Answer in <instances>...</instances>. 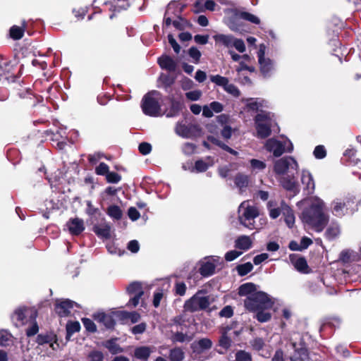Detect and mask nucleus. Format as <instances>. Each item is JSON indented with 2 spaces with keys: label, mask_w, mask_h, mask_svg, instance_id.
I'll return each mask as SVG.
<instances>
[{
  "label": "nucleus",
  "mask_w": 361,
  "mask_h": 361,
  "mask_svg": "<svg viewBox=\"0 0 361 361\" xmlns=\"http://www.w3.org/2000/svg\"><path fill=\"white\" fill-rule=\"evenodd\" d=\"M308 205L301 215L302 221L317 232H321L328 223L329 217L324 213V202L317 197H312L303 201Z\"/></svg>",
  "instance_id": "1"
},
{
  "label": "nucleus",
  "mask_w": 361,
  "mask_h": 361,
  "mask_svg": "<svg viewBox=\"0 0 361 361\" xmlns=\"http://www.w3.org/2000/svg\"><path fill=\"white\" fill-rule=\"evenodd\" d=\"M258 208L251 202H243L238 207V219L239 223L250 230L258 229L255 224V219L259 216Z\"/></svg>",
  "instance_id": "2"
},
{
  "label": "nucleus",
  "mask_w": 361,
  "mask_h": 361,
  "mask_svg": "<svg viewBox=\"0 0 361 361\" xmlns=\"http://www.w3.org/2000/svg\"><path fill=\"white\" fill-rule=\"evenodd\" d=\"M275 303V298L263 291L255 292L244 300L245 308L250 311L269 310Z\"/></svg>",
  "instance_id": "3"
},
{
  "label": "nucleus",
  "mask_w": 361,
  "mask_h": 361,
  "mask_svg": "<svg viewBox=\"0 0 361 361\" xmlns=\"http://www.w3.org/2000/svg\"><path fill=\"white\" fill-rule=\"evenodd\" d=\"M273 115L270 112L260 111L255 117V124L257 130V136L259 138L264 139L271 135Z\"/></svg>",
  "instance_id": "4"
},
{
  "label": "nucleus",
  "mask_w": 361,
  "mask_h": 361,
  "mask_svg": "<svg viewBox=\"0 0 361 361\" xmlns=\"http://www.w3.org/2000/svg\"><path fill=\"white\" fill-rule=\"evenodd\" d=\"M159 95L157 91L151 92L144 96L141 107L145 114L157 117L161 115V106L156 96Z\"/></svg>",
  "instance_id": "5"
},
{
  "label": "nucleus",
  "mask_w": 361,
  "mask_h": 361,
  "mask_svg": "<svg viewBox=\"0 0 361 361\" xmlns=\"http://www.w3.org/2000/svg\"><path fill=\"white\" fill-rule=\"evenodd\" d=\"M264 147L276 157L281 156L285 152H291L293 149L292 142L288 139L281 141L270 138L266 141Z\"/></svg>",
  "instance_id": "6"
},
{
  "label": "nucleus",
  "mask_w": 361,
  "mask_h": 361,
  "mask_svg": "<svg viewBox=\"0 0 361 361\" xmlns=\"http://www.w3.org/2000/svg\"><path fill=\"white\" fill-rule=\"evenodd\" d=\"M209 305V296L204 295L202 291H198L185 301L184 309L186 312H195L205 310Z\"/></svg>",
  "instance_id": "7"
},
{
  "label": "nucleus",
  "mask_w": 361,
  "mask_h": 361,
  "mask_svg": "<svg viewBox=\"0 0 361 361\" xmlns=\"http://www.w3.org/2000/svg\"><path fill=\"white\" fill-rule=\"evenodd\" d=\"M126 292L128 295H131L126 306L128 307H135L139 305L141 298L144 295V283L140 281H133L128 286Z\"/></svg>",
  "instance_id": "8"
},
{
  "label": "nucleus",
  "mask_w": 361,
  "mask_h": 361,
  "mask_svg": "<svg viewBox=\"0 0 361 361\" xmlns=\"http://www.w3.org/2000/svg\"><path fill=\"white\" fill-rule=\"evenodd\" d=\"M298 164L292 157H285L274 162V170L278 175H284L289 169L298 170Z\"/></svg>",
  "instance_id": "9"
},
{
  "label": "nucleus",
  "mask_w": 361,
  "mask_h": 361,
  "mask_svg": "<svg viewBox=\"0 0 361 361\" xmlns=\"http://www.w3.org/2000/svg\"><path fill=\"white\" fill-rule=\"evenodd\" d=\"M340 283L335 272H322L319 276V280L317 282V286L320 288L321 285L329 288L326 292L330 294H334L337 292L335 286Z\"/></svg>",
  "instance_id": "10"
},
{
  "label": "nucleus",
  "mask_w": 361,
  "mask_h": 361,
  "mask_svg": "<svg viewBox=\"0 0 361 361\" xmlns=\"http://www.w3.org/2000/svg\"><path fill=\"white\" fill-rule=\"evenodd\" d=\"M210 80L216 85L222 87L227 93L233 97H238L240 96V92L238 88L233 84L229 83V80L227 78L216 75H212Z\"/></svg>",
  "instance_id": "11"
},
{
  "label": "nucleus",
  "mask_w": 361,
  "mask_h": 361,
  "mask_svg": "<svg viewBox=\"0 0 361 361\" xmlns=\"http://www.w3.org/2000/svg\"><path fill=\"white\" fill-rule=\"evenodd\" d=\"M224 260L217 256H209L201 259L197 265L198 271H214L216 269H222Z\"/></svg>",
  "instance_id": "12"
},
{
  "label": "nucleus",
  "mask_w": 361,
  "mask_h": 361,
  "mask_svg": "<svg viewBox=\"0 0 361 361\" xmlns=\"http://www.w3.org/2000/svg\"><path fill=\"white\" fill-rule=\"evenodd\" d=\"M75 305L78 307V305L69 299L63 300L60 301L56 300L55 304V311L56 314L61 317H67L71 313V310Z\"/></svg>",
  "instance_id": "13"
},
{
  "label": "nucleus",
  "mask_w": 361,
  "mask_h": 361,
  "mask_svg": "<svg viewBox=\"0 0 361 361\" xmlns=\"http://www.w3.org/2000/svg\"><path fill=\"white\" fill-rule=\"evenodd\" d=\"M291 346L294 350V354L290 357L291 361L309 360L307 350L302 342H300L299 344L296 343H291Z\"/></svg>",
  "instance_id": "14"
},
{
  "label": "nucleus",
  "mask_w": 361,
  "mask_h": 361,
  "mask_svg": "<svg viewBox=\"0 0 361 361\" xmlns=\"http://www.w3.org/2000/svg\"><path fill=\"white\" fill-rule=\"evenodd\" d=\"M114 312L106 314L97 312L93 314V318L97 322L103 324L106 329H113L116 324Z\"/></svg>",
  "instance_id": "15"
},
{
  "label": "nucleus",
  "mask_w": 361,
  "mask_h": 361,
  "mask_svg": "<svg viewBox=\"0 0 361 361\" xmlns=\"http://www.w3.org/2000/svg\"><path fill=\"white\" fill-rule=\"evenodd\" d=\"M240 12L237 11H232V15L229 16L226 21L227 26L233 32H241L243 29V23L240 22Z\"/></svg>",
  "instance_id": "16"
},
{
  "label": "nucleus",
  "mask_w": 361,
  "mask_h": 361,
  "mask_svg": "<svg viewBox=\"0 0 361 361\" xmlns=\"http://www.w3.org/2000/svg\"><path fill=\"white\" fill-rule=\"evenodd\" d=\"M300 179L302 184L304 185V190L307 194H312L314 190L315 184L311 173L307 170L303 169L301 172Z\"/></svg>",
  "instance_id": "17"
},
{
  "label": "nucleus",
  "mask_w": 361,
  "mask_h": 361,
  "mask_svg": "<svg viewBox=\"0 0 361 361\" xmlns=\"http://www.w3.org/2000/svg\"><path fill=\"white\" fill-rule=\"evenodd\" d=\"M348 203L349 201H345L342 199H336L331 204L332 213L334 215L341 217L344 216L348 211Z\"/></svg>",
  "instance_id": "18"
},
{
  "label": "nucleus",
  "mask_w": 361,
  "mask_h": 361,
  "mask_svg": "<svg viewBox=\"0 0 361 361\" xmlns=\"http://www.w3.org/2000/svg\"><path fill=\"white\" fill-rule=\"evenodd\" d=\"M92 231L99 238L105 239L111 238V225L105 221L100 224L94 225Z\"/></svg>",
  "instance_id": "19"
},
{
  "label": "nucleus",
  "mask_w": 361,
  "mask_h": 361,
  "mask_svg": "<svg viewBox=\"0 0 361 361\" xmlns=\"http://www.w3.org/2000/svg\"><path fill=\"white\" fill-rule=\"evenodd\" d=\"M69 232L78 235L85 230L84 221L79 218L71 219L66 224Z\"/></svg>",
  "instance_id": "20"
},
{
  "label": "nucleus",
  "mask_w": 361,
  "mask_h": 361,
  "mask_svg": "<svg viewBox=\"0 0 361 361\" xmlns=\"http://www.w3.org/2000/svg\"><path fill=\"white\" fill-rule=\"evenodd\" d=\"M233 329V325H226L222 327L221 330V336L219 340V345L220 347L223 348L225 350L228 349L232 343V339L230 336H228V334L230 331Z\"/></svg>",
  "instance_id": "21"
},
{
  "label": "nucleus",
  "mask_w": 361,
  "mask_h": 361,
  "mask_svg": "<svg viewBox=\"0 0 361 361\" xmlns=\"http://www.w3.org/2000/svg\"><path fill=\"white\" fill-rule=\"evenodd\" d=\"M246 107L248 110L257 111L267 106V102L259 98H249L245 99Z\"/></svg>",
  "instance_id": "22"
},
{
  "label": "nucleus",
  "mask_w": 361,
  "mask_h": 361,
  "mask_svg": "<svg viewBox=\"0 0 361 361\" xmlns=\"http://www.w3.org/2000/svg\"><path fill=\"white\" fill-rule=\"evenodd\" d=\"M280 183L284 189L292 192L294 195L298 194L300 191L298 185L294 178H290L289 176L283 177L281 178Z\"/></svg>",
  "instance_id": "23"
},
{
  "label": "nucleus",
  "mask_w": 361,
  "mask_h": 361,
  "mask_svg": "<svg viewBox=\"0 0 361 361\" xmlns=\"http://www.w3.org/2000/svg\"><path fill=\"white\" fill-rule=\"evenodd\" d=\"M118 338H114L102 343V345L112 355H117L123 352V348L117 343Z\"/></svg>",
  "instance_id": "24"
},
{
  "label": "nucleus",
  "mask_w": 361,
  "mask_h": 361,
  "mask_svg": "<svg viewBox=\"0 0 361 361\" xmlns=\"http://www.w3.org/2000/svg\"><path fill=\"white\" fill-rule=\"evenodd\" d=\"M158 63L160 67L169 71H175L177 63L171 57L164 55L158 59Z\"/></svg>",
  "instance_id": "25"
},
{
  "label": "nucleus",
  "mask_w": 361,
  "mask_h": 361,
  "mask_svg": "<svg viewBox=\"0 0 361 361\" xmlns=\"http://www.w3.org/2000/svg\"><path fill=\"white\" fill-rule=\"evenodd\" d=\"M212 347V342L209 338H204L192 343V348L194 352L201 353Z\"/></svg>",
  "instance_id": "26"
},
{
  "label": "nucleus",
  "mask_w": 361,
  "mask_h": 361,
  "mask_svg": "<svg viewBox=\"0 0 361 361\" xmlns=\"http://www.w3.org/2000/svg\"><path fill=\"white\" fill-rule=\"evenodd\" d=\"M282 214L285 218V222L289 228H292L295 224V216L291 208L283 202L281 204Z\"/></svg>",
  "instance_id": "27"
},
{
  "label": "nucleus",
  "mask_w": 361,
  "mask_h": 361,
  "mask_svg": "<svg viewBox=\"0 0 361 361\" xmlns=\"http://www.w3.org/2000/svg\"><path fill=\"white\" fill-rule=\"evenodd\" d=\"M215 42L227 48L233 47L235 37L231 35L217 34L213 37Z\"/></svg>",
  "instance_id": "28"
},
{
  "label": "nucleus",
  "mask_w": 361,
  "mask_h": 361,
  "mask_svg": "<svg viewBox=\"0 0 361 361\" xmlns=\"http://www.w3.org/2000/svg\"><path fill=\"white\" fill-rule=\"evenodd\" d=\"M152 352L151 348L148 346H140L135 349L134 356L141 361H147Z\"/></svg>",
  "instance_id": "29"
},
{
  "label": "nucleus",
  "mask_w": 361,
  "mask_h": 361,
  "mask_svg": "<svg viewBox=\"0 0 361 361\" xmlns=\"http://www.w3.org/2000/svg\"><path fill=\"white\" fill-rule=\"evenodd\" d=\"M249 182V176L243 173H239L234 178V183L241 192L248 187Z\"/></svg>",
  "instance_id": "30"
},
{
  "label": "nucleus",
  "mask_w": 361,
  "mask_h": 361,
  "mask_svg": "<svg viewBox=\"0 0 361 361\" xmlns=\"http://www.w3.org/2000/svg\"><path fill=\"white\" fill-rule=\"evenodd\" d=\"M252 241L247 235H240L235 241V246L238 249L247 250L252 247Z\"/></svg>",
  "instance_id": "31"
},
{
  "label": "nucleus",
  "mask_w": 361,
  "mask_h": 361,
  "mask_svg": "<svg viewBox=\"0 0 361 361\" xmlns=\"http://www.w3.org/2000/svg\"><path fill=\"white\" fill-rule=\"evenodd\" d=\"M358 259L357 254L352 250H344L339 255V261L343 263H350Z\"/></svg>",
  "instance_id": "32"
},
{
  "label": "nucleus",
  "mask_w": 361,
  "mask_h": 361,
  "mask_svg": "<svg viewBox=\"0 0 361 361\" xmlns=\"http://www.w3.org/2000/svg\"><path fill=\"white\" fill-rule=\"evenodd\" d=\"M260 66V71L264 77L270 75L271 71L274 70L273 61L269 59H264L259 61Z\"/></svg>",
  "instance_id": "33"
},
{
  "label": "nucleus",
  "mask_w": 361,
  "mask_h": 361,
  "mask_svg": "<svg viewBox=\"0 0 361 361\" xmlns=\"http://www.w3.org/2000/svg\"><path fill=\"white\" fill-rule=\"evenodd\" d=\"M258 291L259 290H257V286L255 284L252 283H246L239 287L238 293L240 295H247V297Z\"/></svg>",
  "instance_id": "34"
},
{
  "label": "nucleus",
  "mask_w": 361,
  "mask_h": 361,
  "mask_svg": "<svg viewBox=\"0 0 361 361\" xmlns=\"http://www.w3.org/2000/svg\"><path fill=\"white\" fill-rule=\"evenodd\" d=\"M175 131L177 135L185 138H188L191 135L190 128L182 122H178L176 124Z\"/></svg>",
  "instance_id": "35"
},
{
  "label": "nucleus",
  "mask_w": 361,
  "mask_h": 361,
  "mask_svg": "<svg viewBox=\"0 0 361 361\" xmlns=\"http://www.w3.org/2000/svg\"><path fill=\"white\" fill-rule=\"evenodd\" d=\"M27 311L28 309L26 307H19L16 309L12 316V319L20 324H23L26 318V312Z\"/></svg>",
  "instance_id": "36"
},
{
  "label": "nucleus",
  "mask_w": 361,
  "mask_h": 361,
  "mask_svg": "<svg viewBox=\"0 0 361 361\" xmlns=\"http://www.w3.org/2000/svg\"><path fill=\"white\" fill-rule=\"evenodd\" d=\"M25 22H23V27H18L16 25H13L10 29V36L12 39L18 40L21 39L23 37V34L25 32Z\"/></svg>",
  "instance_id": "37"
},
{
  "label": "nucleus",
  "mask_w": 361,
  "mask_h": 361,
  "mask_svg": "<svg viewBox=\"0 0 361 361\" xmlns=\"http://www.w3.org/2000/svg\"><path fill=\"white\" fill-rule=\"evenodd\" d=\"M266 310H260L252 311L253 312L256 313L255 318H256L257 320L261 323L269 322L271 318V314Z\"/></svg>",
  "instance_id": "38"
},
{
  "label": "nucleus",
  "mask_w": 361,
  "mask_h": 361,
  "mask_svg": "<svg viewBox=\"0 0 361 361\" xmlns=\"http://www.w3.org/2000/svg\"><path fill=\"white\" fill-rule=\"evenodd\" d=\"M80 329V325L78 322H73L66 325V339L69 340L71 336L78 332Z\"/></svg>",
  "instance_id": "39"
},
{
  "label": "nucleus",
  "mask_w": 361,
  "mask_h": 361,
  "mask_svg": "<svg viewBox=\"0 0 361 361\" xmlns=\"http://www.w3.org/2000/svg\"><path fill=\"white\" fill-rule=\"evenodd\" d=\"M169 358L171 361H182L184 358V353L180 348L170 350Z\"/></svg>",
  "instance_id": "40"
},
{
  "label": "nucleus",
  "mask_w": 361,
  "mask_h": 361,
  "mask_svg": "<svg viewBox=\"0 0 361 361\" xmlns=\"http://www.w3.org/2000/svg\"><path fill=\"white\" fill-rule=\"evenodd\" d=\"M107 214L111 218L119 220L122 217V211L118 206L111 205L108 207Z\"/></svg>",
  "instance_id": "41"
},
{
  "label": "nucleus",
  "mask_w": 361,
  "mask_h": 361,
  "mask_svg": "<svg viewBox=\"0 0 361 361\" xmlns=\"http://www.w3.org/2000/svg\"><path fill=\"white\" fill-rule=\"evenodd\" d=\"M12 335L6 330H0V346H8L11 343Z\"/></svg>",
  "instance_id": "42"
},
{
  "label": "nucleus",
  "mask_w": 361,
  "mask_h": 361,
  "mask_svg": "<svg viewBox=\"0 0 361 361\" xmlns=\"http://www.w3.org/2000/svg\"><path fill=\"white\" fill-rule=\"evenodd\" d=\"M340 233V228L338 225H331L325 232V235L329 240H333Z\"/></svg>",
  "instance_id": "43"
},
{
  "label": "nucleus",
  "mask_w": 361,
  "mask_h": 361,
  "mask_svg": "<svg viewBox=\"0 0 361 361\" xmlns=\"http://www.w3.org/2000/svg\"><path fill=\"white\" fill-rule=\"evenodd\" d=\"M183 108V104L180 102L177 101H172L171 109L167 113L166 116L167 117H173L176 116L179 114V112L181 111Z\"/></svg>",
  "instance_id": "44"
},
{
  "label": "nucleus",
  "mask_w": 361,
  "mask_h": 361,
  "mask_svg": "<svg viewBox=\"0 0 361 361\" xmlns=\"http://www.w3.org/2000/svg\"><path fill=\"white\" fill-rule=\"evenodd\" d=\"M166 293L162 288H157L154 293L152 304L154 307L160 305L161 300L165 297Z\"/></svg>",
  "instance_id": "45"
},
{
  "label": "nucleus",
  "mask_w": 361,
  "mask_h": 361,
  "mask_svg": "<svg viewBox=\"0 0 361 361\" xmlns=\"http://www.w3.org/2000/svg\"><path fill=\"white\" fill-rule=\"evenodd\" d=\"M87 357L89 361H104V353L98 350H91Z\"/></svg>",
  "instance_id": "46"
},
{
  "label": "nucleus",
  "mask_w": 361,
  "mask_h": 361,
  "mask_svg": "<svg viewBox=\"0 0 361 361\" xmlns=\"http://www.w3.org/2000/svg\"><path fill=\"white\" fill-rule=\"evenodd\" d=\"M240 17H241L242 19L247 20L254 24H259L260 23V20L257 16L248 12H240Z\"/></svg>",
  "instance_id": "47"
},
{
  "label": "nucleus",
  "mask_w": 361,
  "mask_h": 361,
  "mask_svg": "<svg viewBox=\"0 0 361 361\" xmlns=\"http://www.w3.org/2000/svg\"><path fill=\"white\" fill-rule=\"evenodd\" d=\"M82 322L87 331L94 333L97 331L96 325L92 319L89 318H83L82 319Z\"/></svg>",
  "instance_id": "48"
},
{
  "label": "nucleus",
  "mask_w": 361,
  "mask_h": 361,
  "mask_svg": "<svg viewBox=\"0 0 361 361\" xmlns=\"http://www.w3.org/2000/svg\"><path fill=\"white\" fill-rule=\"evenodd\" d=\"M172 340L173 342L183 343L185 341H190L191 338L182 332H176L173 334Z\"/></svg>",
  "instance_id": "49"
},
{
  "label": "nucleus",
  "mask_w": 361,
  "mask_h": 361,
  "mask_svg": "<svg viewBox=\"0 0 361 361\" xmlns=\"http://www.w3.org/2000/svg\"><path fill=\"white\" fill-rule=\"evenodd\" d=\"M235 361H252V357L247 352L238 350L235 353Z\"/></svg>",
  "instance_id": "50"
},
{
  "label": "nucleus",
  "mask_w": 361,
  "mask_h": 361,
  "mask_svg": "<svg viewBox=\"0 0 361 361\" xmlns=\"http://www.w3.org/2000/svg\"><path fill=\"white\" fill-rule=\"evenodd\" d=\"M189 56L194 60L195 63H197L201 57V52L194 47L190 48L188 51Z\"/></svg>",
  "instance_id": "51"
},
{
  "label": "nucleus",
  "mask_w": 361,
  "mask_h": 361,
  "mask_svg": "<svg viewBox=\"0 0 361 361\" xmlns=\"http://www.w3.org/2000/svg\"><path fill=\"white\" fill-rule=\"evenodd\" d=\"M106 178L109 183H117L121 180V177L117 173L109 171L108 173L106 175Z\"/></svg>",
  "instance_id": "52"
},
{
  "label": "nucleus",
  "mask_w": 361,
  "mask_h": 361,
  "mask_svg": "<svg viewBox=\"0 0 361 361\" xmlns=\"http://www.w3.org/2000/svg\"><path fill=\"white\" fill-rule=\"evenodd\" d=\"M109 171V168L105 163H100L95 169V172L97 175L106 176Z\"/></svg>",
  "instance_id": "53"
},
{
  "label": "nucleus",
  "mask_w": 361,
  "mask_h": 361,
  "mask_svg": "<svg viewBox=\"0 0 361 361\" xmlns=\"http://www.w3.org/2000/svg\"><path fill=\"white\" fill-rule=\"evenodd\" d=\"M251 345L253 349L256 350H260L263 348L264 342V340L261 338H255L251 342Z\"/></svg>",
  "instance_id": "54"
},
{
  "label": "nucleus",
  "mask_w": 361,
  "mask_h": 361,
  "mask_svg": "<svg viewBox=\"0 0 361 361\" xmlns=\"http://www.w3.org/2000/svg\"><path fill=\"white\" fill-rule=\"evenodd\" d=\"M37 343L39 345L49 343L52 341V338L48 334H39L37 337Z\"/></svg>",
  "instance_id": "55"
},
{
  "label": "nucleus",
  "mask_w": 361,
  "mask_h": 361,
  "mask_svg": "<svg viewBox=\"0 0 361 361\" xmlns=\"http://www.w3.org/2000/svg\"><path fill=\"white\" fill-rule=\"evenodd\" d=\"M209 165L203 160H198L195 162V169L197 172H204L208 169Z\"/></svg>",
  "instance_id": "56"
},
{
  "label": "nucleus",
  "mask_w": 361,
  "mask_h": 361,
  "mask_svg": "<svg viewBox=\"0 0 361 361\" xmlns=\"http://www.w3.org/2000/svg\"><path fill=\"white\" fill-rule=\"evenodd\" d=\"M233 47H235L239 52H244L245 51V44L243 39H237L235 37Z\"/></svg>",
  "instance_id": "57"
},
{
  "label": "nucleus",
  "mask_w": 361,
  "mask_h": 361,
  "mask_svg": "<svg viewBox=\"0 0 361 361\" xmlns=\"http://www.w3.org/2000/svg\"><path fill=\"white\" fill-rule=\"evenodd\" d=\"M294 265L298 271H304L307 266L306 260L302 257H300L295 259L294 262Z\"/></svg>",
  "instance_id": "58"
},
{
  "label": "nucleus",
  "mask_w": 361,
  "mask_h": 361,
  "mask_svg": "<svg viewBox=\"0 0 361 361\" xmlns=\"http://www.w3.org/2000/svg\"><path fill=\"white\" fill-rule=\"evenodd\" d=\"M186 97L191 101H197L202 96V92L200 90H193L185 94Z\"/></svg>",
  "instance_id": "59"
},
{
  "label": "nucleus",
  "mask_w": 361,
  "mask_h": 361,
  "mask_svg": "<svg viewBox=\"0 0 361 361\" xmlns=\"http://www.w3.org/2000/svg\"><path fill=\"white\" fill-rule=\"evenodd\" d=\"M250 164L253 169L259 171H262L266 167V164L264 162L255 159L250 160Z\"/></svg>",
  "instance_id": "60"
},
{
  "label": "nucleus",
  "mask_w": 361,
  "mask_h": 361,
  "mask_svg": "<svg viewBox=\"0 0 361 361\" xmlns=\"http://www.w3.org/2000/svg\"><path fill=\"white\" fill-rule=\"evenodd\" d=\"M233 314V308L227 305L224 307L219 312V316L221 317H226V318H230Z\"/></svg>",
  "instance_id": "61"
},
{
  "label": "nucleus",
  "mask_w": 361,
  "mask_h": 361,
  "mask_svg": "<svg viewBox=\"0 0 361 361\" xmlns=\"http://www.w3.org/2000/svg\"><path fill=\"white\" fill-rule=\"evenodd\" d=\"M314 155L317 159H323L326 157V150L322 145H318L314 150Z\"/></svg>",
  "instance_id": "62"
},
{
  "label": "nucleus",
  "mask_w": 361,
  "mask_h": 361,
  "mask_svg": "<svg viewBox=\"0 0 361 361\" xmlns=\"http://www.w3.org/2000/svg\"><path fill=\"white\" fill-rule=\"evenodd\" d=\"M146 326H147L146 324L142 322V323H140L139 324L134 326L132 328L131 331L135 335L141 334L145 331Z\"/></svg>",
  "instance_id": "63"
},
{
  "label": "nucleus",
  "mask_w": 361,
  "mask_h": 361,
  "mask_svg": "<svg viewBox=\"0 0 361 361\" xmlns=\"http://www.w3.org/2000/svg\"><path fill=\"white\" fill-rule=\"evenodd\" d=\"M152 150V146L147 142H142L139 145V151L141 154L146 155L148 154Z\"/></svg>",
  "instance_id": "64"
}]
</instances>
